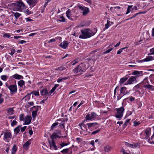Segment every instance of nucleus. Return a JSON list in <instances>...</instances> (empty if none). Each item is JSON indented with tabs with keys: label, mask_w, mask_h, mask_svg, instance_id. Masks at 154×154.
Returning a JSON list of instances; mask_svg holds the SVG:
<instances>
[{
	"label": "nucleus",
	"mask_w": 154,
	"mask_h": 154,
	"mask_svg": "<svg viewBox=\"0 0 154 154\" xmlns=\"http://www.w3.org/2000/svg\"><path fill=\"white\" fill-rule=\"evenodd\" d=\"M57 121L59 122H58V125H59V126L61 129L65 128V119L61 118L60 119L57 120Z\"/></svg>",
	"instance_id": "nucleus-13"
},
{
	"label": "nucleus",
	"mask_w": 154,
	"mask_h": 154,
	"mask_svg": "<svg viewBox=\"0 0 154 154\" xmlns=\"http://www.w3.org/2000/svg\"><path fill=\"white\" fill-rule=\"evenodd\" d=\"M21 127V126L19 125L14 129V132L16 134H17L19 132Z\"/></svg>",
	"instance_id": "nucleus-33"
},
{
	"label": "nucleus",
	"mask_w": 154,
	"mask_h": 154,
	"mask_svg": "<svg viewBox=\"0 0 154 154\" xmlns=\"http://www.w3.org/2000/svg\"><path fill=\"white\" fill-rule=\"evenodd\" d=\"M2 95L0 94V104L2 103L4 101V99L2 97Z\"/></svg>",
	"instance_id": "nucleus-52"
},
{
	"label": "nucleus",
	"mask_w": 154,
	"mask_h": 154,
	"mask_svg": "<svg viewBox=\"0 0 154 154\" xmlns=\"http://www.w3.org/2000/svg\"><path fill=\"white\" fill-rule=\"evenodd\" d=\"M14 107L9 108L7 109V113L8 115H12L14 114Z\"/></svg>",
	"instance_id": "nucleus-26"
},
{
	"label": "nucleus",
	"mask_w": 154,
	"mask_h": 154,
	"mask_svg": "<svg viewBox=\"0 0 154 154\" xmlns=\"http://www.w3.org/2000/svg\"><path fill=\"white\" fill-rule=\"evenodd\" d=\"M60 152L63 154L68 153L69 152V149H64L61 151Z\"/></svg>",
	"instance_id": "nucleus-40"
},
{
	"label": "nucleus",
	"mask_w": 154,
	"mask_h": 154,
	"mask_svg": "<svg viewBox=\"0 0 154 154\" xmlns=\"http://www.w3.org/2000/svg\"><path fill=\"white\" fill-rule=\"evenodd\" d=\"M11 94H14L17 92V87H8Z\"/></svg>",
	"instance_id": "nucleus-31"
},
{
	"label": "nucleus",
	"mask_w": 154,
	"mask_h": 154,
	"mask_svg": "<svg viewBox=\"0 0 154 154\" xmlns=\"http://www.w3.org/2000/svg\"><path fill=\"white\" fill-rule=\"evenodd\" d=\"M3 36L8 38L10 37L11 35L8 33H5L4 35Z\"/></svg>",
	"instance_id": "nucleus-58"
},
{
	"label": "nucleus",
	"mask_w": 154,
	"mask_h": 154,
	"mask_svg": "<svg viewBox=\"0 0 154 154\" xmlns=\"http://www.w3.org/2000/svg\"><path fill=\"white\" fill-rule=\"evenodd\" d=\"M132 112L131 111H128L127 112V113L126 114V116H130L132 114Z\"/></svg>",
	"instance_id": "nucleus-64"
},
{
	"label": "nucleus",
	"mask_w": 154,
	"mask_h": 154,
	"mask_svg": "<svg viewBox=\"0 0 154 154\" xmlns=\"http://www.w3.org/2000/svg\"><path fill=\"white\" fill-rule=\"evenodd\" d=\"M31 140L30 139L25 144L23 145V147L24 149L26 150H27L29 149V147L31 143Z\"/></svg>",
	"instance_id": "nucleus-17"
},
{
	"label": "nucleus",
	"mask_w": 154,
	"mask_h": 154,
	"mask_svg": "<svg viewBox=\"0 0 154 154\" xmlns=\"http://www.w3.org/2000/svg\"><path fill=\"white\" fill-rule=\"evenodd\" d=\"M100 131V129H98L97 130H96V131H93L91 133V135L95 134H97V133H98Z\"/></svg>",
	"instance_id": "nucleus-50"
},
{
	"label": "nucleus",
	"mask_w": 154,
	"mask_h": 154,
	"mask_svg": "<svg viewBox=\"0 0 154 154\" xmlns=\"http://www.w3.org/2000/svg\"><path fill=\"white\" fill-rule=\"evenodd\" d=\"M98 119V115L94 112H91V113H88L85 117V120L86 121L94 120Z\"/></svg>",
	"instance_id": "nucleus-6"
},
{
	"label": "nucleus",
	"mask_w": 154,
	"mask_h": 154,
	"mask_svg": "<svg viewBox=\"0 0 154 154\" xmlns=\"http://www.w3.org/2000/svg\"><path fill=\"white\" fill-rule=\"evenodd\" d=\"M58 125V122H55L54 123L51 125V129H53L55 127Z\"/></svg>",
	"instance_id": "nucleus-41"
},
{
	"label": "nucleus",
	"mask_w": 154,
	"mask_h": 154,
	"mask_svg": "<svg viewBox=\"0 0 154 154\" xmlns=\"http://www.w3.org/2000/svg\"><path fill=\"white\" fill-rule=\"evenodd\" d=\"M85 120L82 121L81 123L79 124V126L80 127L82 130L87 131L88 130L87 127L86 125L85 124Z\"/></svg>",
	"instance_id": "nucleus-15"
},
{
	"label": "nucleus",
	"mask_w": 154,
	"mask_h": 154,
	"mask_svg": "<svg viewBox=\"0 0 154 154\" xmlns=\"http://www.w3.org/2000/svg\"><path fill=\"white\" fill-rule=\"evenodd\" d=\"M14 15L16 19H17L20 16L21 14L18 12H16L14 13Z\"/></svg>",
	"instance_id": "nucleus-42"
},
{
	"label": "nucleus",
	"mask_w": 154,
	"mask_h": 154,
	"mask_svg": "<svg viewBox=\"0 0 154 154\" xmlns=\"http://www.w3.org/2000/svg\"><path fill=\"white\" fill-rule=\"evenodd\" d=\"M48 143L50 145V147L51 149L57 150V147L55 145V143L54 140L52 139L51 141L48 140Z\"/></svg>",
	"instance_id": "nucleus-12"
},
{
	"label": "nucleus",
	"mask_w": 154,
	"mask_h": 154,
	"mask_svg": "<svg viewBox=\"0 0 154 154\" xmlns=\"http://www.w3.org/2000/svg\"><path fill=\"white\" fill-rule=\"evenodd\" d=\"M13 78L17 80H20L23 79V77L21 75H19L18 74H16L12 76Z\"/></svg>",
	"instance_id": "nucleus-24"
},
{
	"label": "nucleus",
	"mask_w": 154,
	"mask_h": 154,
	"mask_svg": "<svg viewBox=\"0 0 154 154\" xmlns=\"http://www.w3.org/2000/svg\"><path fill=\"white\" fill-rule=\"evenodd\" d=\"M35 96H38L39 95V92L38 91H34L32 92L31 93Z\"/></svg>",
	"instance_id": "nucleus-43"
},
{
	"label": "nucleus",
	"mask_w": 154,
	"mask_h": 154,
	"mask_svg": "<svg viewBox=\"0 0 154 154\" xmlns=\"http://www.w3.org/2000/svg\"><path fill=\"white\" fill-rule=\"evenodd\" d=\"M12 137V135L11 133L8 132H6L5 133L3 140L6 142H9L11 140Z\"/></svg>",
	"instance_id": "nucleus-10"
},
{
	"label": "nucleus",
	"mask_w": 154,
	"mask_h": 154,
	"mask_svg": "<svg viewBox=\"0 0 154 154\" xmlns=\"http://www.w3.org/2000/svg\"><path fill=\"white\" fill-rule=\"evenodd\" d=\"M56 87H53V88L50 91V92H49V93L50 94V95L51 93H53L55 90L56 89Z\"/></svg>",
	"instance_id": "nucleus-61"
},
{
	"label": "nucleus",
	"mask_w": 154,
	"mask_h": 154,
	"mask_svg": "<svg viewBox=\"0 0 154 154\" xmlns=\"http://www.w3.org/2000/svg\"><path fill=\"white\" fill-rule=\"evenodd\" d=\"M1 78L2 80L6 81L7 79V77L6 75H2L1 76Z\"/></svg>",
	"instance_id": "nucleus-45"
},
{
	"label": "nucleus",
	"mask_w": 154,
	"mask_h": 154,
	"mask_svg": "<svg viewBox=\"0 0 154 154\" xmlns=\"http://www.w3.org/2000/svg\"><path fill=\"white\" fill-rule=\"evenodd\" d=\"M118 96L117 97V100H119L123 96V95L121 94L120 95L119 94H118Z\"/></svg>",
	"instance_id": "nucleus-62"
},
{
	"label": "nucleus",
	"mask_w": 154,
	"mask_h": 154,
	"mask_svg": "<svg viewBox=\"0 0 154 154\" xmlns=\"http://www.w3.org/2000/svg\"><path fill=\"white\" fill-rule=\"evenodd\" d=\"M137 81L136 79V77L135 76H131L127 81L125 83L124 85H131L136 83Z\"/></svg>",
	"instance_id": "nucleus-8"
},
{
	"label": "nucleus",
	"mask_w": 154,
	"mask_h": 154,
	"mask_svg": "<svg viewBox=\"0 0 154 154\" xmlns=\"http://www.w3.org/2000/svg\"><path fill=\"white\" fill-rule=\"evenodd\" d=\"M41 95L46 96L49 94V93L46 89H44L41 91Z\"/></svg>",
	"instance_id": "nucleus-29"
},
{
	"label": "nucleus",
	"mask_w": 154,
	"mask_h": 154,
	"mask_svg": "<svg viewBox=\"0 0 154 154\" xmlns=\"http://www.w3.org/2000/svg\"><path fill=\"white\" fill-rule=\"evenodd\" d=\"M133 123L134 124V125L135 126H137L140 124V122H137L135 121L133 122Z\"/></svg>",
	"instance_id": "nucleus-56"
},
{
	"label": "nucleus",
	"mask_w": 154,
	"mask_h": 154,
	"mask_svg": "<svg viewBox=\"0 0 154 154\" xmlns=\"http://www.w3.org/2000/svg\"><path fill=\"white\" fill-rule=\"evenodd\" d=\"M17 122L16 120H13L11 123V126H14L15 125L17 124Z\"/></svg>",
	"instance_id": "nucleus-53"
},
{
	"label": "nucleus",
	"mask_w": 154,
	"mask_h": 154,
	"mask_svg": "<svg viewBox=\"0 0 154 154\" xmlns=\"http://www.w3.org/2000/svg\"><path fill=\"white\" fill-rule=\"evenodd\" d=\"M126 87H121L120 90V93L121 94H123V95L127 94L128 92L126 90Z\"/></svg>",
	"instance_id": "nucleus-25"
},
{
	"label": "nucleus",
	"mask_w": 154,
	"mask_h": 154,
	"mask_svg": "<svg viewBox=\"0 0 154 154\" xmlns=\"http://www.w3.org/2000/svg\"><path fill=\"white\" fill-rule=\"evenodd\" d=\"M124 143L126 146L132 148H136L139 146V144L137 143H133L132 144H131L126 142H125Z\"/></svg>",
	"instance_id": "nucleus-14"
},
{
	"label": "nucleus",
	"mask_w": 154,
	"mask_h": 154,
	"mask_svg": "<svg viewBox=\"0 0 154 154\" xmlns=\"http://www.w3.org/2000/svg\"><path fill=\"white\" fill-rule=\"evenodd\" d=\"M76 140L79 143L81 142L82 141V139L80 137H77Z\"/></svg>",
	"instance_id": "nucleus-60"
},
{
	"label": "nucleus",
	"mask_w": 154,
	"mask_h": 154,
	"mask_svg": "<svg viewBox=\"0 0 154 154\" xmlns=\"http://www.w3.org/2000/svg\"><path fill=\"white\" fill-rule=\"evenodd\" d=\"M85 70L86 65L84 63H82L74 69L73 71L75 73L80 75L84 72Z\"/></svg>",
	"instance_id": "nucleus-2"
},
{
	"label": "nucleus",
	"mask_w": 154,
	"mask_h": 154,
	"mask_svg": "<svg viewBox=\"0 0 154 154\" xmlns=\"http://www.w3.org/2000/svg\"><path fill=\"white\" fill-rule=\"evenodd\" d=\"M104 149L105 152H108L111 150V148L109 146L107 145L104 147Z\"/></svg>",
	"instance_id": "nucleus-35"
},
{
	"label": "nucleus",
	"mask_w": 154,
	"mask_h": 154,
	"mask_svg": "<svg viewBox=\"0 0 154 154\" xmlns=\"http://www.w3.org/2000/svg\"><path fill=\"white\" fill-rule=\"evenodd\" d=\"M66 68L65 67H64L63 66H61L59 67L57 69V70L59 71H63L64 70H65L66 69Z\"/></svg>",
	"instance_id": "nucleus-49"
},
{
	"label": "nucleus",
	"mask_w": 154,
	"mask_h": 154,
	"mask_svg": "<svg viewBox=\"0 0 154 154\" xmlns=\"http://www.w3.org/2000/svg\"><path fill=\"white\" fill-rule=\"evenodd\" d=\"M69 78V77H68L59 78L57 80V82H64L65 80L68 79Z\"/></svg>",
	"instance_id": "nucleus-32"
},
{
	"label": "nucleus",
	"mask_w": 154,
	"mask_h": 154,
	"mask_svg": "<svg viewBox=\"0 0 154 154\" xmlns=\"http://www.w3.org/2000/svg\"><path fill=\"white\" fill-rule=\"evenodd\" d=\"M148 141L150 144H154V137L152 136L151 137V139H148Z\"/></svg>",
	"instance_id": "nucleus-37"
},
{
	"label": "nucleus",
	"mask_w": 154,
	"mask_h": 154,
	"mask_svg": "<svg viewBox=\"0 0 154 154\" xmlns=\"http://www.w3.org/2000/svg\"><path fill=\"white\" fill-rule=\"evenodd\" d=\"M66 16L70 20H73L72 18L71 14L70 12V9H69L66 12Z\"/></svg>",
	"instance_id": "nucleus-28"
},
{
	"label": "nucleus",
	"mask_w": 154,
	"mask_h": 154,
	"mask_svg": "<svg viewBox=\"0 0 154 154\" xmlns=\"http://www.w3.org/2000/svg\"><path fill=\"white\" fill-rule=\"evenodd\" d=\"M95 32H94L89 29H86L81 30L82 34L79 35V38L82 39L89 38L94 35L96 32L97 29H94Z\"/></svg>",
	"instance_id": "nucleus-1"
},
{
	"label": "nucleus",
	"mask_w": 154,
	"mask_h": 154,
	"mask_svg": "<svg viewBox=\"0 0 154 154\" xmlns=\"http://www.w3.org/2000/svg\"><path fill=\"white\" fill-rule=\"evenodd\" d=\"M26 128V126H24L21 128V131L22 132H24L25 131Z\"/></svg>",
	"instance_id": "nucleus-63"
},
{
	"label": "nucleus",
	"mask_w": 154,
	"mask_h": 154,
	"mask_svg": "<svg viewBox=\"0 0 154 154\" xmlns=\"http://www.w3.org/2000/svg\"><path fill=\"white\" fill-rule=\"evenodd\" d=\"M112 49V48H111L108 50H107L105 52H104L103 53V54H105L107 53H108L109 52H110Z\"/></svg>",
	"instance_id": "nucleus-55"
},
{
	"label": "nucleus",
	"mask_w": 154,
	"mask_h": 154,
	"mask_svg": "<svg viewBox=\"0 0 154 154\" xmlns=\"http://www.w3.org/2000/svg\"><path fill=\"white\" fill-rule=\"evenodd\" d=\"M78 8L83 11L82 13V15L84 16L87 15L90 12L89 8L85 6L79 5L78 6Z\"/></svg>",
	"instance_id": "nucleus-9"
},
{
	"label": "nucleus",
	"mask_w": 154,
	"mask_h": 154,
	"mask_svg": "<svg viewBox=\"0 0 154 154\" xmlns=\"http://www.w3.org/2000/svg\"><path fill=\"white\" fill-rule=\"evenodd\" d=\"M60 22H65V19L63 16H61L60 17V19L58 20Z\"/></svg>",
	"instance_id": "nucleus-44"
},
{
	"label": "nucleus",
	"mask_w": 154,
	"mask_h": 154,
	"mask_svg": "<svg viewBox=\"0 0 154 154\" xmlns=\"http://www.w3.org/2000/svg\"><path fill=\"white\" fill-rule=\"evenodd\" d=\"M26 8H24L23 10L22 11H23L25 13L29 14H30L31 13V11H29L28 9H26Z\"/></svg>",
	"instance_id": "nucleus-38"
},
{
	"label": "nucleus",
	"mask_w": 154,
	"mask_h": 154,
	"mask_svg": "<svg viewBox=\"0 0 154 154\" xmlns=\"http://www.w3.org/2000/svg\"><path fill=\"white\" fill-rule=\"evenodd\" d=\"M17 147L16 145H14L12 148V152L11 154H16L17 151Z\"/></svg>",
	"instance_id": "nucleus-27"
},
{
	"label": "nucleus",
	"mask_w": 154,
	"mask_h": 154,
	"mask_svg": "<svg viewBox=\"0 0 154 154\" xmlns=\"http://www.w3.org/2000/svg\"><path fill=\"white\" fill-rule=\"evenodd\" d=\"M79 59V58H77L75 60H74L71 63H72V65L73 66L75 65V64H76L78 62V60Z\"/></svg>",
	"instance_id": "nucleus-46"
},
{
	"label": "nucleus",
	"mask_w": 154,
	"mask_h": 154,
	"mask_svg": "<svg viewBox=\"0 0 154 154\" xmlns=\"http://www.w3.org/2000/svg\"><path fill=\"white\" fill-rule=\"evenodd\" d=\"M154 60V57L152 56H147L145 59L141 60V61L143 62H148Z\"/></svg>",
	"instance_id": "nucleus-21"
},
{
	"label": "nucleus",
	"mask_w": 154,
	"mask_h": 154,
	"mask_svg": "<svg viewBox=\"0 0 154 154\" xmlns=\"http://www.w3.org/2000/svg\"><path fill=\"white\" fill-rule=\"evenodd\" d=\"M143 71H139L137 70H135L132 73L133 75H136L138 77L143 75Z\"/></svg>",
	"instance_id": "nucleus-19"
},
{
	"label": "nucleus",
	"mask_w": 154,
	"mask_h": 154,
	"mask_svg": "<svg viewBox=\"0 0 154 154\" xmlns=\"http://www.w3.org/2000/svg\"><path fill=\"white\" fill-rule=\"evenodd\" d=\"M116 112L115 117L118 119H121L123 116V113L125 111L124 106H122L119 108H117L115 109Z\"/></svg>",
	"instance_id": "nucleus-5"
},
{
	"label": "nucleus",
	"mask_w": 154,
	"mask_h": 154,
	"mask_svg": "<svg viewBox=\"0 0 154 154\" xmlns=\"http://www.w3.org/2000/svg\"><path fill=\"white\" fill-rule=\"evenodd\" d=\"M127 48L126 47L122 48L120 49L117 51V54H120L122 52L123 50H124L126 48Z\"/></svg>",
	"instance_id": "nucleus-47"
},
{
	"label": "nucleus",
	"mask_w": 154,
	"mask_h": 154,
	"mask_svg": "<svg viewBox=\"0 0 154 154\" xmlns=\"http://www.w3.org/2000/svg\"><path fill=\"white\" fill-rule=\"evenodd\" d=\"M86 125H88V129H91L94 128L96 126L98 125V123L97 122H93L88 123Z\"/></svg>",
	"instance_id": "nucleus-16"
},
{
	"label": "nucleus",
	"mask_w": 154,
	"mask_h": 154,
	"mask_svg": "<svg viewBox=\"0 0 154 154\" xmlns=\"http://www.w3.org/2000/svg\"><path fill=\"white\" fill-rule=\"evenodd\" d=\"M113 23L110 20H107V23L105 25V29H107L110 26L113 24Z\"/></svg>",
	"instance_id": "nucleus-30"
},
{
	"label": "nucleus",
	"mask_w": 154,
	"mask_h": 154,
	"mask_svg": "<svg viewBox=\"0 0 154 154\" xmlns=\"http://www.w3.org/2000/svg\"><path fill=\"white\" fill-rule=\"evenodd\" d=\"M121 8V7L119 6H116L115 7H111L110 8V10L111 11L113 12H114V11H115V9H120Z\"/></svg>",
	"instance_id": "nucleus-39"
},
{
	"label": "nucleus",
	"mask_w": 154,
	"mask_h": 154,
	"mask_svg": "<svg viewBox=\"0 0 154 154\" xmlns=\"http://www.w3.org/2000/svg\"><path fill=\"white\" fill-rule=\"evenodd\" d=\"M148 77H146L142 82L136 85L135 87H154L149 84L148 81Z\"/></svg>",
	"instance_id": "nucleus-7"
},
{
	"label": "nucleus",
	"mask_w": 154,
	"mask_h": 154,
	"mask_svg": "<svg viewBox=\"0 0 154 154\" xmlns=\"http://www.w3.org/2000/svg\"><path fill=\"white\" fill-rule=\"evenodd\" d=\"M150 53L148 54V55H154V48H153L150 50Z\"/></svg>",
	"instance_id": "nucleus-48"
},
{
	"label": "nucleus",
	"mask_w": 154,
	"mask_h": 154,
	"mask_svg": "<svg viewBox=\"0 0 154 154\" xmlns=\"http://www.w3.org/2000/svg\"><path fill=\"white\" fill-rule=\"evenodd\" d=\"M143 131L147 137L149 136L151 132V128H148L144 130Z\"/></svg>",
	"instance_id": "nucleus-23"
},
{
	"label": "nucleus",
	"mask_w": 154,
	"mask_h": 154,
	"mask_svg": "<svg viewBox=\"0 0 154 154\" xmlns=\"http://www.w3.org/2000/svg\"><path fill=\"white\" fill-rule=\"evenodd\" d=\"M17 84L18 86L20 87H22L25 84V82L23 80H22L18 81Z\"/></svg>",
	"instance_id": "nucleus-36"
},
{
	"label": "nucleus",
	"mask_w": 154,
	"mask_h": 154,
	"mask_svg": "<svg viewBox=\"0 0 154 154\" xmlns=\"http://www.w3.org/2000/svg\"><path fill=\"white\" fill-rule=\"evenodd\" d=\"M68 145V143H62L60 144L61 147H63V146H67Z\"/></svg>",
	"instance_id": "nucleus-54"
},
{
	"label": "nucleus",
	"mask_w": 154,
	"mask_h": 154,
	"mask_svg": "<svg viewBox=\"0 0 154 154\" xmlns=\"http://www.w3.org/2000/svg\"><path fill=\"white\" fill-rule=\"evenodd\" d=\"M51 1V0H46L45 1V3L44 5V8H45L47 5H48V4Z\"/></svg>",
	"instance_id": "nucleus-59"
},
{
	"label": "nucleus",
	"mask_w": 154,
	"mask_h": 154,
	"mask_svg": "<svg viewBox=\"0 0 154 154\" xmlns=\"http://www.w3.org/2000/svg\"><path fill=\"white\" fill-rule=\"evenodd\" d=\"M128 77L125 76L121 78L119 81V83L120 85H125V82L128 79Z\"/></svg>",
	"instance_id": "nucleus-18"
},
{
	"label": "nucleus",
	"mask_w": 154,
	"mask_h": 154,
	"mask_svg": "<svg viewBox=\"0 0 154 154\" xmlns=\"http://www.w3.org/2000/svg\"><path fill=\"white\" fill-rule=\"evenodd\" d=\"M19 119L20 121H23L24 125H28L31 122L32 118L30 116L27 115L24 117L23 114H21L19 116Z\"/></svg>",
	"instance_id": "nucleus-4"
},
{
	"label": "nucleus",
	"mask_w": 154,
	"mask_h": 154,
	"mask_svg": "<svg viewBox=\"0 0 154 154\" xmlns=\"http://www.w3.org/2000/svg\"><path fill=\"white\" fill-rule=\"evenodd\" d=\"M27 2L30 6L32 8L35 6L39 0H26Z\"/></svg>",
	"instance_id": "nucleus-11"
},
{
	"label": "nucleus",
	"mask_w": 154,
	"mask_h": 154,
	"mask_svg": "<svg viewBox=\"0 0 154 154\" xmlns=\"http://www.w3.org/2000/svg\"><path fill=\"white\" fill-rule=\"evenodd\" d=\"M15 49L14 48H13L11 50V52L9 53V54H10L11 56H13V54L15 53Z\"/></svg>",
	"instance_id": "nucleus-51"
},
{
	"label": "nucleus",
	"mask_w": 154,
	"mask_h": 154,
	"mask_svg": "<svg viewBox=\"0 0 154 154\" xmlns=\"http://www.w3.org/2000/svg\"><path fill=\"white\" fill-rule=\"evenodd\" d=\"M61 137H62L61 136L58 135L57 132H54L53 133L52 135L51 136V138L52 139L54 140V139L56 138H60Z\"/></svg>",
	"instance_id": "nucleus-22"
},
{
	"label": "nucleus",
	"mask_w": 154,
	"mask_h": 154,
	"mask_svg": "<svg viewBox=\"0 0 154 154\" xmlns=\"http://www.w3.org/2000/svg\"><path fill=\"white\" fill-rule=\"evenodd\" d=\"M37 115V112L35 111H33L32 112V115L33 118H35Z\"/></svg>",
	"instance_id": "nucleus-57"
},
{
	"label": "nucleus",
	"mask_w": 154,
	"mask_h": 154,
	"mask_svg": "<svg viewBox=\"0 0 154 154\" xmlns=\"http://www.w3.org/2000/svg\"><path fill=\"white\" fill-rule=\"evenodd\" d=\"M12 4L14 6V11H22L24 8H26V6L21 0L17 1Z\"/></svg>",
	"instance_id": "nucleus-3"
},
{
	"label": "nucleus",
	"mask_w": 154,
	"mask_h": 154,
	"mask_svg": "<svg viewBox=\"0 0 154 154\" xmlns=\"http://www.w3.org/2000/svg\"><path fill=\"white\" fill-rule=\"evenodd\" d=\"M69 43L66 41H64L60 44L59 46L64 49L66 48L67 47Z\"/></svg>",
	"instance_id": "nucleus-20"
},
{
	"label": "nucleus",
	"mask_w": 154,
	"mask_h": 154,
	"mask_svg": "<svg viewBox=\"0 0 154 154\" xmlns=\"http://www.w3.org/2000/svg\"><path fill=\"white\" fill-rule=\"evenodd\" d=\"M133 6L132 5H128V6L127 9V11L126 13V14H128V13H129L130 11H132L133 10V8H132Z\"/></svg>",
	"instance_id": "nucleus-34"
}]
</instances>
